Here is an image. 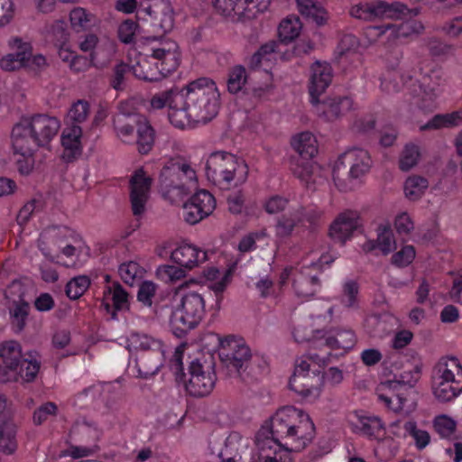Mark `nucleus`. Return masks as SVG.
Returning <instances> with one entry per match:
<instances>
[{
  "label": "nucleus",
  "instance_id": "1",
  "mask_svg": "<svg viewBox=\"0 0 462 462\" xmlns=\"http://www.w3.org/2000/svg\"><path fill=\"white\" fill-rule=\"evenodd\" d=\"M220 94L216 83L208 78H200L180 89L173 98L172 118L175 127L183 129L192 124H206L212 120L220 107Z\"/></svg>",
  "mask_w": 462,
  "mask_h": 462
},
{
  "label": "nucleus",
  "instance_id": "2",
  "mask_svg": "<svg viewBox=\"0 0 462 462\" xmlns=\"http://www.w3.org/2000/svg\"><path fill=\"white\" fill-rule=\"evenodd\" d=\"M206 175L221 189H230L245 182L248 167L238 158L224 151L212 152L206 162Z\"/></svg>",
  "mask_w": 462,
  "mask_h": 462
},
{
  "label": "nucleus",
  "instance_id": "3",
  "mask_svg": "<svg viewBox=\"0 0 462 462\" xmlns=\"http://www.w3.org/2000/svg\"><path fill=\"white\" fill-rule=\"evenodd\" d=\"M179 53L175 42L162 43L152 49L151 55L143 56L132 66L135 78L144 81H159L179 67Z\"/></svg>",
  "mask_w": 462,
  "mask_h": 462
},
{
  "label": "nucleus",
  "instance_id": "4",
  "mask_svg": "<svg viewBox=\"0 0 462 462\" xmlns=\"http://www.w3.org/2000/svg\"><path fill=\"white\" fill-rule=\"evenodd\" d=\"M372 161L367 151L353 148L343 153L333 169V180L340 191L355 189L357 180L366 174Z\"/></svg>",
  "mask_w": 462,
  "mask_h": 462
},
{
  "label": "nucleus",
  "instance_id": "5",
  "mask_svg": "<svg viewBox=\"0 0 462 462\" xmlns=\"http://www.w3.org/2000/svg\"><path fill=\"white\" fill-rule=\"evenodd\" d=\"M219 341V357L226 368L234 372L243 381L256 379L257 372L254 369L256 360L253 359L251 350L243 338L227 336Z\"/></svg>",
  "mask_w": 462,
  "mask_h": 462
},
{
  "label": "nucleus",
  "instance_id": "6",
  "mask_svg": "<svg viewBox=\"0 0 462 462\" xmlns=\"http://www.w3.org/2000/svg\"><path fill=\"white\" fill-rule=\"evenodd\" d=\"M182 351L178 347L174 354L172 368L176 374L177 382H183L187 393L194 397H204L208 395L215 387L217 376L212 365H205L199 360L194 359L189 366V378L185 380L183 373Z\"/></svg>",
  "mask_w": 462,
  "mask_h": 462
},
{
  "label": "nucleus",
  "instance_id": "7",
  "mask_svg": "<svg viewBox=\"0 0 462 462\" xmlns=\"http://www.w3.org/2000/svg\"><path fill=\"white\" fill-rule=\"evenodd\" d=\"M205 313V300L202 292L189 291L181 296L180 304L171 315L170 326L179 338L187 335L201 321Z\"/></svg>",
  "mask_w": 462,
  "mask_h": 462
},
{
  "label": "nucleus",
  "instance_id": "8",
  "mask_svg": "<svg viewBox=\"0 0 462 462\" xmlns=\"http://www.w3.org/2000/svg\"><path fill=\"white\" fill-rule=\"evenodd\" d=\"M461 370L462 366L457 357L441 358L434 365L431 372V388L439 402H450L462 392L460 382L455 379Z\"/></svg>",
  "mask_w": 462,
  "mask_h": 462
},
{
  "label": "nucleus",
  "instance_id": "9",
  "mask_svg": "<svg viewBox=\"0 0 462 462\" xmlns=\"http://www.w3.org/2000/svg\"><path fill=\"white\" fill-rule=\"evenodd\" d=\"M194 177L195 171L189 163L180 158L171 159L160 172L159 187L163 197L173 201L189 194L183 179L192 180Z\"/></svg>",
  "mask_w": 462,
  "mask_h": 462
},
{
  "label": "nucleus",
  "instance_id": "10",
  "mask_svg": "<svg viewBox=\"0 0 462 462\" xmlns=\"http://www.w3.org/2000/svg\"><path fill=\"white\" fill-rule=\"evenodd\" d=\"M134 350L135 365L141 377L155 374L163 365L164 350L160 341L143 337Z\"/></svg>",
  "mask_w": 462,
  "mask_h": 462
},
{
  "label": "nucleus",
  "instance_id": "11",
  "mask_svg": "<svg viewBox=\"0 0 462 462\" xmlns=\"http://www.w3.org/2000/svg\"><path fill=\"white\" fill-rule=\"evenodd\" d=\"M272 0H213L216 10L226 17L253 19L258 13H263Z\"/></svg>",
  "mask_w": 462,
  "mask_h": 462
},
{
  "label": "nucleus",
  "instance_id": "12",
  "mask_svg": "<svg viewBox=\"0 0 462 462\" xmlns=\"http://www.w3.org/2000/svg\"><path fill=\"white\" fill-rule=\"evenodd\" d=\"M24 125L30 129V134L37 142L38 146H47L52 138L58 134L60 121L46 114H36L32 116L21 118Z\"/></svg>",
  "mask_w": 462,
  "mask_h": 462
},
{
  "label": "nucleus",
  "instance_id": "13",
  "mask_svg": "<svg viewBox=\"0 0 462 462\" xmlns=\"http://www.w3.org/2000/svg\"><path fill=\"white\" fill-rule=\"evenodd\" d=\"M301 410L292 406L279 409L271 419L270 435H273L276 441H288L293 430V424L298 422Z\"/></svg>",
  "mask_w": 462,
  "mask_h": 462
},
{
  "label": "nucleus",
  "instance_id": "14",
  "mask_svg": "<svg viewBox=\"0 0 462 462\" xmlns=\"http://www.w3.org/2000/svg\"><path fill=\"white\" fill-rule=\"evenodd\" d=\"M361 226L359 214L356 211L346 210L340 213L331 223L328 236L334 242L344 245Z\"/></svg>",
  "mask_w": 462,
  "mask_h": 462
},
{
  "label": "nucleus",
  "instance_id": "15",
  "mask_svg": "<svg viewBox=\"0 0 462 462\" xmlns=\"http://www.w3.org/2000/svg\"><path fill=\"white\" fill-rule=\"evenodd\" d=\"M151 185L152 179L145 176V172L142 168L136 170L131 177L130 199L134 216L142 215L144 212Z\"/></svg>",
  "mask_w": 462,
  "mask_h": 462
},
{
  "label": "nucleus",
  "instance_id": "16",
  "mask_svg": "<svg viewBox=\"0 0 462 462\" xmlns=\"http://www.w3.org/2000/svg\"><path fill=\"white\" fill-rule=\"evenodd\" d=\"M315 436V426L309 414L301 411L298 422H294L291 437L285 442L286 450L300 451L310 443Z\"/></svg>",
  "mask_w": 462,
  "mask_h": 462
},
{
  "label": "nucleus",
  "instance_id": "17",
  "mask_svg": "<svg viewBox=\"0 0 462 462\" xmlns=\"http://www.w3.org/2000/svg\"><path fill=\"white\" fill-rule=\"evenodd\" d=\"M324 383V376L320 371H312L300 374V377L291 376L289 381V388L303 398H319L321 387Z\"/></svg>",
  "mask_w": 462,
  "mask_h": 462
},
{
  "label": "nucleus",
  "instance_id": "18",
  "mask_svg": "<svg viewBox=\"0 0 462 462\" xmlns=\"http://www.w3.org/2000/svg\"><path fill=\"white\" fill-rule=\"evenodd\" d=\"M310 82L309 92L310 103L318 104L319 97L326 90L332 81V68L327 62L316 61L310 67Z\"/></svg>",
  "mask_w": 462,
  "mask_h": 462
},
{
  "label": "nucleus",
  "instance_id": "19",
  "mask_svg": "<svg viewBox=\"0 0 462 462\" xmlns=\"http://www.w3.org/2000/svg\"><path fill=\"white\" fill-rule=\"evenodd\" d=\"M129 294L118 282H114L111 286H107L104 291V299L101 306L111 312L112 319L117 318L118 311L129 310Z\"/></svg>",
  "mask_w": 462,
  "mask_h": 462
},
{
  "label": "nucleus",
  "instance_id": "20",
  "mask_svg": "<svg viewBox=\"0 0 462 462\" xmlns=\"http://www.w3.org/2000/svg\"><path fill=\"white\" fill-rule=\"evenodd\" d=\"M293 337L298 343L302 342H310V346L308 354V360L303 357L297 359L295 363L294 373L291 376L300 377V374H303L305 373L310 372V363L309 360H311L319 365H327L329 362L330 353H327L326 356H321L319 354L313 352L315 349L312 348V341L315 340L314 335H308L304 333L303 329L300 328H295L293 331Z\"/></svg>",
  "mask_w": 462,
  "mask_h": 462
},
{
  "label": "nucleus",
  "instance_id": "21",
  "mask_svg": "<svg viewBox=\"0 0 462 462\" xmlns=\"http://www.w3.org/2000/svg\"><path fill=\"white\" fill-rule=\"evenodd\" d=\"M269 434L270 430L263 428L255 436V444L260 451L259 460L265 462L266 457H269L271 459L275 458L277 462H282L285 454L290 455V453L286 449L282 451L281 448L284 445L281 441L273 439V435L269 436Z\"/></svg>",
  "mask_w": 462,
  "mask_h": 462
},
{
  "label": "nucleus",
  "instance_id": "22",
  "mask_svg": "<svg viewBox=\"0 0 462 462\" xmlns=\"http://www.w3.org/2000/svg\"><path fill=\"white\" fill-rule=\"evenodd\" d=\"M11 137L14 153L21 156H32L34 151L40 147L22 119L14 125Z\"/></svg>",
  "mask_w": 462,
  "mask_h": 462
},
{
  "label": "nucleus",
  "instance_id": "23",
  "mask_svg": "<svg viewBox=\"0 0 462 462\" xmlns=\"http://www.w3.org/2000/svg\"><path fill=\"white\" fill-rule=\"evenodd\" d=\"M314 337L315 340L312 341L313 349L328 347L330 349H342L346 352L353 348L356 343V335L350 329L337 330L334 336L327 338Z\"/></svg>",
  "mask_w": 462,
  "mask_h": 462
},
{
  "label": "nucleus",
  "instance_id": "24",
  "mask_svg": "<svg viewBox=\"0 0 462 462\" xmlns=\"http://www.w3.org/2000/svg\"><path fill=\"white\" fill-rule=\"evenodd\" d=\"M171 259L180 266L191 270L207 260V254L191 245H182L171 252Z\"/></svg>",
  "mask_w": 462,
  "mask_h": 462
},
{
  "label": "nucleus",
  "instance_id": "25",
  "mask_svg": "<svg viewBox=\"0 0 462 462\" xmlns=\"http://www.w3.org/2000/svg\"><path fill=\"white\" fill-rule=\"evenodd\" d=\"M130 119L136 125L137 150L141 154H147L154 145L155 131L149 121L141 115H134Z\"/></svg>",
  "mask_w": 462,
  "mask_h": 462
},
{
  "label": "nucleus",
  "instance_id": "26",
  "mask_svg": "<svg viewBox=\"0 0 462 462\" xmlns=\"http://www.w3.org/2000/svg\"><path fill=\"white\" fill-rule=\"evenodd\" d=\"M230 436L218 457L222 462H252L247 445L241 439Z\"/></svg>",
  "mask_w": 462,
  "mask_h": 462
},
{
  "label": "nucleus",
  "instance_id": "27",
  "mask_svg": "<svg viewBox=\"0 0 462 462\" xmlns=\"http://www.w3.org/2000/svg\"><path fill=\"white\" fill-rule=\"evenodd\" d=\"M352 100L347 97H328L322 101L319 100L317 106L318 111L321 112L328 121L337 119L341 115L349 111L352 107Z\"/></svg>",
  "mask_w": 462,
  "mask_h": 462
},
{
  "label": "nucleus",
  "instance_id": "28",
  "mask_svg": "<svg viewBox=\"0 0 462 462\" xmlns=\"http://www.w3.org/2000/svg\"><path fill=\"white\" fill-rule=\"evenodd\" d=\"M356 430L370 439L381 440L385 436V428L377 416L357 415L355 422Z\"/></svg>",
  "mask_w": 462,
  "mask_h": 462
},
{
  "label": "nucleus",
  "instance_id": "29",
  "mask_svg": "<svg viewBox=\"0 0 462 462\" xmlns=\"http://www.w3.org/2000/svg\"><path fill=\"white\" fill-rule=\"evenodd\" d=\"M433 71L430 75H423L420 79V92L417 94L420 97L419 107L424 111H432L436 108V98L439 93V84L437 82L431 83Z\"/></svg>",
  "mask_w": 462,
  "mask_h": 462
},
{
  "label": "nucleus",
  "instance_id": "30",
  "mask_svg": "<svg viewBox=\"0 0 462 462\" xmlns=\"http://www.w3.org/2000/svg\"><path fill=\"white\" fill-rule=\"evenodd\" d=\"M146 11L152 16L153 24L162 32H167L173 28V10L169 2L162 1L160 4L149 6Z\"/></svg>",
  "mask_w": 462,
  "mask_h": 462
},
{
  "label": "nucleus",
  "instance_id": "31",
  "mask_svg": "<svg viewBox=\"0 0 462 462\" xmlns=\"http://www.w3.org/2000/svg\"><path fill=\"white\" fill-rule=\"evenodd\" d=\"M296 3L301 15L310 18L317 25L321 26L328 22V12L317 0H296Z\"/></svg>",
  "mask_w": 462,
  "mask_h": 462
},
{
  "label": "nucleus",
  "instance_id": "32",
  "mask_svg": "<svg viewBox=\"0 0 462 462\" xmlns=\"http://www.w3.org/2000/svg\"><path fill=\"white\" fill-rule=\"evenodd\" d=\"M291 146L303 160H310L318 152L317 140L310 132H303L293 137Z\"/></svg>",
  "mask_w": 462,
  "mask_h": 462
},
{
  "label": "nucleus",
  "instance_id": "33",
  "mask_svg": "<svg viewBox=\"0 0 462 462\" xmlns=\"http://www.w3.org/2000/svg\"><path fill=\"white\" fill-rule=\"evenodd\" d=\"M462 120L459 111L447 114H437L430 118L426 124L420 126V131L439 130L441 128H451L457 126Z\"/></svg>",
  "mask_w": 462,
  "mask_h": 462
},
{
  "label": "nucleus",
  "instance_id": "34",
  "mask_svg": "<svg viewBox=\"0 0 462 462\" xmlns=\"http://www.w3.org/2000/svg\"><path fill=\"white\" fill-rule=\"evenodd\" d=\"M302 23L298 16H288L282 20L278 27V37L281 43L288 44L300 36Z\"/></svg>",
  "mask_w": 462,
  "mask_h": 462
},
{
  "label": "nucleus",
  "instance_id": "35",
  "mask_svg": "<svg viewBox=\"0 0 462 462\" xmlns=\"http://www.w3.org/2000/svg\"><path fill=\"white\" fill-rule=\"evenodd\" d=\"M177 95H180V89L178 88H174L155 94L150 100L151 107L152 109H162L166 106L169 107L168 117L174 126L175 121L171 116L172 113L176 110V108H173V98H175Z\"/></svg>",
  "mask_w": 462,
  "mask_h": 462
},
{
  "label": "nucleus",
  "instance_id": "36",
  "mask_svg": "<svg viewBox=\"0 0 462 462\" xmlns=\"http://www.w3.org/2000/svg\"><path fill=\"white\" fill-rule=\"evenodd\" d=\"M375 10L376 17L390 19H402L411 12V10L402 3L394 2L388 4L384 1H377Z\"/></svg>",
  "mask_w": 462,
  "mask_h": 462
},
{
  "label": "nucleus",
  "instance_id": "37",
  "mask_svg": "<svg viewBox=\"0 0 462 462\" xmlns=\"http://www.w3.org/2000/svg\"><path fill=\"white\" fill-rule=\"evenodd\" d=\"M0 357L8 368L17 369L22 358L20 344L16 341H7L0 345Z\"/></svg>",
  "mask_w": 462,
  "mask_h": 462
},
{
  "label": "nucleus",
  "instance_id": "38",
  "mask_svg": "<svg viewBox=\"0 0 462 462\" xmlns=\"http://www.w3.org/2000/svg\"><path fill=\"white\" fill-rule=\"evenodd\" d=\"M16 428L12 421H5L0 425V451L10 455L17 448L15 439Z\"/></svg>",
  "mask_w": 462,
  "mask_h": 462
},
{
  "label": "nucleus",
  "instance_id": "39",
  "mask_svg": "<svg viewBox=\"0 0 462 462\" xmlns=\"http://www.w3.org/2000/svg\"><path fill=\"white\" fill-rule=\"evenodd\" d=\"M429 187V181L426 178L413 175L409 177L404 182L405 197L411 200H419Z\"/></svg>",
  "mask_w": 462,
  "mask_h": 462
},
{
  "label": "nucleus",
  "instance_id": "40",
  "mask_svg": "<svg viewBox=\"0 0 462 462\" xmlns=\"http://www.w3.org/2000/svg\"><path fill=\"white\" fill-rule=\"evenodd\" d=\"M30 306L24 300L14 301L9 309L11 323L16 332L24 329L29 315Z\"/></svg>",
  "mask_w": 462,
  "mask_h": 462
},
{
  "label": "nucleus",
  "instance_id": "41",
  "mask_svg": "<svg viewBox=\"0 0 462 462\" xmlns=\"http://www.w3.org/2000/svg\"><path fill=\"white\" fill-rule=\"evenodd\" d=\"M190 200L194 203L199 212L203 217L209 216L216 207V199L211 193L205 189H201L191 196Z\"/></svg>",
  "mask_w": 462,
  "mask_h": 462
},
{
  "label": "nucleus",
  "instance_id": "42",
  "mask_svg": "<svg viewBox=\"0 0 462 462\" xmlns=\"http://www.w3.org/2000/svg\"><path fill=\"white\" fill-rule=\"evenodd\" d=\"M358 294V283L353 280L346 282L342 289L341 303L349 310L359 309Z\"/></svg>",
  "mask_w": 462,
  "mask_h": 462
},
{
  "label": "nucleus",
  "instance_id": "43",
  "mask_svg": "<svg viewBox=\"0 0 462 462\" xmlns=\"http://www.w3.org/2000/svg\"><path fill=\"white\" fill-rule=\"evenodd\" d=\"M434 430L443 439H452L457 430V421L448 415H438L432 421Z\"/></svg>",
  "mask_w": 462,
  "mask_h": 462
},
{
  "label": "nucleus",
  "instance_id": "44",
  "mask_svg": "<svg viewBox=\"0 0 462 462\" xmlns=\"http://www.w3.org/2000/svg\"><path fill=\"white\" fill-rule=\"evenodd\" d=\"M247 80L246 70L245 67L237 65L233 67L228 73L227 90L231 94H236L241 91Z\"/></svg>",
  "mask_w": 462,
  "mask_h": 462
},
{
  "label": "nucleus",
  "instance_id": "45",
  "mask_svg": "<svg viewBox=\"0 0 462 462\" xmlns=\"http://www.w3.org/2000/svg\"><path fill=\"white\" fill-rule=\"evenodd\" d=\"M134 115H118L113 120L114 128L116 131L117 135L124 141L127 142L130 137L133 136L134 130L136 129L135 124H134L130 117Z\"/></svg>",
  "mask_w": 462,
  "mask_h": 462
},
{
  "label": "nucleus",
  "instance_id": "46",
  "mask_svg": "<svg viewBox=\"0 0 462 462\" xmlns=\"http://www.w3.org/2000/svg\"><path fill=\"white\" fill-rule=\"evenodd\" d=\"M89 285L90 280L88 276L74 277L66 285V295L70 300H78L85 293Z\"/></svg>",
  "mask_w": 462,
  "mask_h": 462
},
{
  "label": "nucleus",
  "instance_id": "47",
  "mask_svg": "<svg viewBox=\"0 0 462 462\" xmlns=\"http://www.w3.org/2000/svg\"><path fill=\"white\" fill-rule=\"evenodd\" d=\"M420 157L419 147L413 143H408L404 146L399 160V167L403 171H410L414 167Z\"/></svg>",
  "mask_w": 462,
  "mask_h": 462
},
{
  "label": "nucleus",
  "instance_id": "48",
  "mask_svg": "<svg viewBox=\"0 0 462 462\" xmlns=\"http://www.w3.org/2000/svg\"><path fill=\"white\" fill-rule=\"evenodd\" d=\"M378 249L384 254H390L396 249V244L393 234L390 226H380L378 227V235L376 239Z\"/></svg>",
  "mask_w": 462,
  "mask_h": 462
},
{
  "label": "nucleus",
  "instance_id": "49",
  "mask_svg": "<svg viewBox=\"0 0 462 462\" xmlns=\"http://www.w3.org/2000/svg\"><path fill=\"white\" fill-rule=\"evenodd\" d=\"M118 272L125 283L133 285L135 278L142 276L143 269L136 262L130 261L122 263Z\"/></svg>",
  "mask_w": 462,
  "mask_h": 462
},
{
  "label": "nucleus",
  "instance_id": "50",
  "mask_svg": "<svg viewBox=\"0 0 462 462\" xmlns=\"http://www.w3.org/2000/svg\"><path fill=\"white\" fill-rule=\"evenodd\" d=\"M132 71V66L125 62H119L113 68V73L110 78V85L116 90H123L126 75Z\"/></svg>",
  "mask_w": 462,
  "mask_h": 462
},
{
  "label": "nucleus",
  "instance_id": "51",
  "mask_svg": "<svg viewBox=\"0 0 462 462\" xmlns=\"http://www.w3.org/2000/svg\"><path fill=\"white\" fill-rule=\"evenodd\" d=\"M405 430L414 439L418 449H423L430 441V435L428 431L420 430L416 422L407 421L404 424Z\"/></svg>",
  "mask_w": 462,
  "mask_h": 462
},
{
  "label": "nucleus",
  "instance_id": "52",
  "mask_svg": "<svg viewBox=\"0 0 462 462\" xmlns=\"http://www.w3.org/2000/svg\"><path fill=\"white\" fill-rule=\"evenodd\" d=\"M375 9L376 2L359 4L351 8L350 14L355 18L369 21L376 18Z\"/></svg>",
  "mask_w": 462,
  "mask_h": 462
},
{
  "label": "nucleus",
  "instance_id": "53",
  "mask_svg": "<svg viewBox=\"0 0 462 462\" xmlns=\"http://www.w3.org/2000/svg\"><path fill=\"white\" fill-rule=\"evenodd\" d=\"M157 285L150 281L143 282L137 292V300L146 307H152V299L155 295Z\"/></svg>",
  "mask_w": 462,
  "mask_h": 462
},
{
  "label": "nucleus",
  "instance_id": "54",
  "mask_svg": "<svg viewBox=\"0 0 462 462\" xmlns=\"http://www.w3.org/2000/svg\"><path fill=\"white\" fill-rule=\"evenodd\" d=\"M88 103L85 100H78L72 105L68 116L72 123L80 124L88 118Z\"/></svg>",
  "mask_w": 462,
  "mask_h": 462
},
{
  "label": "nucleus",
  "instance_id": "55",
  "mask_svg": "<svg viewBox=\"0 0 462 462\" xmlns=\"http://www.w3.org/2000/svg\"><path fill=\"white\" fill-rule=\"evenodd\" d=\"M292 285L295 293L299 298L308 300L313 297L316 293V289L312 288L308 277L300 276L299 279H294Z\"/></svg>",
  "mask_w": 462,
  "mask_h": 462
},
{
  "label": "nucleus",
  "instance_id": "56",
  "mask_svg": "<svg viewBox=\"0 0 462 462\" xmlns=\"http://www.w3.org/2000/svg\"><path fill=\"white\" fill-rule=\"evenodd\" d=\"M414 257V247L411 245H406L392 256V263L398 267H404L410 264Z\"/></svg>",
  "mask_w": 462,
  "mask_h": 462
},
{
  "label": "nucleus",
  "instance_id": "57",
  "mask_svg": "<svg viewBox=\"0 0 462 462\" xmlns=\"http://www.w3.org/2000/svg\"><path fill=\"white\" fill-rule=\"evenodd\" d=\"M157 273L162 278L169 282L179 281L186 275L185 268L180 265H162L158 268Z\"/></svg>",
  "mask_w": 462,
  "mask_h": 462
},
{
  "label": "nucleus",
  "instance_id": "58",
  "mask_svg": "<svg viewBox=\"0 0 462 462\" xmlns=\"http://www.w3.org/2000/svg\"><path fill=\"white\" fill-rule=\"evenodd\" d=\"M58 411L57 405L52 402H48L42 405H41L39 408H37L33 412V422L36 425L42 424L49 416L52 415L55 416Z\"/></svg>",
  "mask_w": 462,
  "mask_h": 462
},
{
  "label": "nucleus",
  "instance_id": "59",
  "mask_svg": "<svg viewBox=\"0 0 462 462\" xmlns=\"http://www.w3.org/2000/svg\"><path fill=\"white\" fill-rule=\"evenodd\" d=\"M137 26V23L133 20L124 21L118 28L120 41L125 44L133 42Z\"/></svg>",
  "mask_w": 462,
  "mask_h": 462
},
{
  "label": "nucleus",
  "instance_id": "60",
  "mask_svg": "<svg viewBox=\"0 0 462 462\" xmlns=\"http://www.w3.org/2000/svg\"><path fill=\"white\" fill-rule=\"evenodd\" d=\"M182 217L189 225H195L204 218L190 199L183 204Z\"/></svg>",
  "mask_w": 462,
  "mask_h": 462
},
{
  "label": "nucleus",
  "instance_id": "61",
  "mask_svg": "<svg viewBox=\"0 0 462 462\" xmlns=\"http://www.w3.org/2000/svg\"><path fill=\"white\" fill-rule=\"evenodd\" d=\"M19 365L21 366L22 377L26 382H32L35 379L40 369L39 362L24 358L20 362Z\"/></svg>",
  "mask_w": 462,
  "mask_h": 462
},
{
  "label": "nucleus",
  "instance_id": "62",
  "mask_svg": "<svg viewBox=\"0 0 462 462\" xmlns=\"http://www.w3.org/2000/svg\"><path fill=\"white\" fill-rule=\"evenodd\" d=\"M14 16V5L12 0H0V28L9 24Z\"/></svg>",
  "mask_w": 462,
  "mask_h": 462
},
{
  "label": "nucleus",
  "instance_id": "63",
  "mask_svg": "<svg viewBox=\"0 0 462 462\" xmlns=\"http://www.w3.org/2000/svg\"><path fill=\"white\" fill-rule=\"evenodd\" d=\"M300 218L282 216L277 222V234L281 236L291 235Z\"/></svg>",
  "mask_w": 462,
  "mask_h": 462
},
{
  "label": "nucleus",
  "instance_id": "64",
  "mask_svg": "<svg viewBox=\"0 0 462 462\" xmlns=\"http://www.w3.org/2000/svg\"><path fill=\"white\" fill-rule=\"evenodd\" d=\"M291 171L294 176L308 182L312 174V164L310 160H305V162H302L301 163L297 162L291 168Z\"/></svg>",
  "mask_w": 462,
  "mask_h": 462
}]
</instances>
